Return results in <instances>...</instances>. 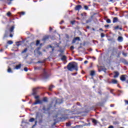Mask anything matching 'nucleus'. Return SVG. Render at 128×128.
<instances>
[{
  "label": "nucleus",
  "mask_w": 128,
  "mask_h": 128,
  "mask_svg": "<svg viewBox=\"0 0 128 128\" xmlns=\"http://www.w3.org/2000/svg\"><path fill=\"white\" fill-rule=\"evenodd\" d=\"M88 60H86L84 61V64H88Z\"/></svg>",
  "instance_id": "nucleus-33"
},
{
  "label": "nucleus",
  "mask_w": 128,
  "mask_h": 128,
  "mask_svg": "<svg viewBox=\"0 0 128 128\" xmlns=\"http://www.w3.org/2000/svg\"><path fill=\"white\" fill-rule=\"evenodd\" d=\"M118 42H122V37L119 36L118 38Z\"/></svg>",
  "instance_id": "nucleus-12"
},
{
  "label": "nucleus",
  "mask_w": 128,
  "mask_h": 128,
  "mask_svg": "<svg viewBox=\"0 0 128 128\" xmlns=\"http://www.w3.org/2000/svg\"><path fill=\"white\" fill-rule=\"evenodd\" d=\"M82 9V6L80 5H78L77 6L76 8H75V10H81Z\"/></svg>",
  "instance_id": "nucleus-3"
},
{
  "label": "nucleus",
  "mask_w": 128,
  "mask_h": 128,
  "mask_svg": "<svg viewBox=\"0 0 128 128\" xmlns=\"http://www.w3.org/2000/svg\"><path fill=\"white\" fill-rule=\"evenodd\" d=\"M84 8L85 10H88V6H84Z\"/></svg>",
  "instance_id": "nucleus-23"
},
{
  "label": "nucleus",
  "mask_w": 128,
  "mask_h": 128,
  "mask_svg": "<svg viewBox=\"0 0 128 128\" xmlns=\"http://www.w3.org/2000/svg\"><path fill=\"white\" fill-rule=\"evenodd\" d=\"M10 1L12 0H10Z\"/></svg>",
  "instance_id": "nucleus-42"
},
{
  "label": "nucleus",
  "mask_w": 128,
  "mask_h": 128,
  "mask_svg": "<svg viewBox=\"0 0 128 128\" xmlns=\"http://www.w3.org/2000/svg\"><path fill=\"white\" fill-rule=\"evenodd\" d=\"M118 26L115 27V30H118Z\"/></svg>",
  "instance_id": "nucleus-32"
},
{
  "label": "nucleus",
  "mask_w": 128,
  "mask_h": 128,
  "mask_svg": "<svg viewBox=\"0 0 128 128\" xmlns=\"http://www.w3.org/2000/svg\"><path fill=\"white\" fill-rule=\"evenodd\" d=\"M52 28H50V30H52Z\"/></svg>",
  "instance_id": "nucleus-37"
},
{
  "label": "nucleus",
  "mask_w": 128,
  "mask_h": 128,
  "mask_svg": "<svg viewBox=\"0 0 128 128\" xmlns=\"http://www.w3.org/2000/svg\"><path fill=\"white\" fill-rule=\"evenodd\" d=\"M112 84H118V80H112Z\"/></svg>",
  "instance_id": "nucleus-13"
},
{
  "label": "nucleus",
  "mask_w": 128,
  "mask_h": 128,
  "mask_svg": "<svg viewBox=\"0 0 128 128\" xmlns=\"http://www.w3.org/2000/svg\"><path fill=\"white\" fill-rule=\"evenodd\" d=\"M123 56H126V54L123 52L122 53Z\"/></svg>",
  "instance_id": "nucleus-26"
},
{
  "label": "nucleus",
  "mask_w": 128,
  "mask_h": 128,
  "mask_svg": "<svg viewBox=\"0 0 128 128\" xmlns=\"http://www.w3.org/2000/svg\"><path fill=\"white\" fill-rule=\"evenodd\" d=\"M101 36H102V38H104V34H101Z\"/></svg>",
  "instance_id": "nucleus-34"
},
{
  "label": "nucleus",
  "mask_w": 128,
  "mask_h": 128,
  "mask_svg": "<svg viewBox=\"0 0 128 128\" xmlns=\"http://www.w3.org/2000/svg\"><path fill=\"white\" fill-rule=\"evenodd\" d=\"M60 24H62V22H60Z\"/></svg>",
  "instance_id": "nucleus-41"
},
{
  "label": "nucleus",
  "mask_w": 128,
  "mask_h": 128,
  "mask_svg": "<svg viewBox=\"0 0 128 128\" xmlns=\"http://www.w3.org/2000/svg\"><path fill=\"white\" fill-rule=\"evenodd\" d=\"M0 52H2V49H1V50H0Z\"/></svg>",
  "instance_id": "nucleus-39"
},
{
  "label": "nucleus",
  "mask_w": 128,
  "mask_h": 128,
  "mask_svg": "<svg viewBox=\"0 0 128 128\" xmlns=\"http://www.w3.org/2000/svg\"><path fill=\"white\" fill-rule=\"evenodd\" d=\"M106 26L107 28H108V25L106 26Z\"/></svg>",
  "instance_id": "nucleus-38"
},
{
  "label": "nucleus",
  "mask_w": 128,
  "mask_h": 128,
  "mask_svg": "<svg viewBox=\"0 0 128 128\" xmlns=\"http://www.w3.org/2000/svg\"><path fill=\"white\" fill-rule=\"evenodd\" d=\"M120 80H122V82H124V80H126V75L121 76Z\"/></svg>",
  "instance_id": "nucleus-4"
},
{
  "label": "nucleus",
  "mask_w": 128,
  "mask_h": 128,
  "mask_svg": "<svg viewBox=\"0 0 128 128\" xmlns=\"http://www.w3.org/2000/svg\"><path fill=\"white\" fill-rule=\"evenodd\" d=\"M126 104H128V100H125Z\"/></svg>",
  "instance_id": "nucleus-29"
},
{
  "label": "nucleus",
  "mask_w": 128,
  "mask_h": 128,
  "mask_svg": "<svg viewBox=\"0 0 128 128\" xmlns=\"http://www.w3.org/2000/svg\"><path fill=\"white\" fill-rule=\"evenodd\" d=\"M71 24H74V21H72Z\"/></svg>",
  "instance_id": "nucleus-30"
},
{
  "label": "nucleus",
  "mask_w": 128,
  "mask_h": 128,
  "mask_svg": "<svg viewBox=\"0 0 128 128\" xmlns=\"http://www.w3.org/2000/svg\"><path fill=\"white\" fill-rule=\"evenodd\" d=\"M92 122H94V124H98V121L94 119H92Z\"/></svg>",
  "instance_id": "nucleus-11"
},
{
  "label": "nucleus",
  "mask_w": 128,
  "mask_h": 128,
  "mask_svg": "<svg viewBox=\"0 0 128 128\" xmlns=\"http://www.w3.org/2000/svg\"><path fill=\"white\" fill-rule=\"evenodd\" d=\"M24 12H21V14H22V16H24Z\"/></svg>",
  "instance_id": "nucleus-31"
},
{
  "label": "nucleus",
  "mask_w": 128,
  "mask_h": 128,
  "mask_svg": "<svg viewBox=\"0 0 128 128\" xmlns=\"http://www.w3.org/2000/svg\"><path fill=\"white\" fill-rule=\"evenodd\" d=\"M7 16H10V12H8L7 13Z\"/></svg>",
  "instance_id": "nucleus-25"
},
{
  "label": "nucleus",
  "mask_w": 128,
  "mask_h": 128,
  "mask_svg": "<svg viewBox=\"0 0 128 128\" xmlns=\"http://www.w3.org/2000/svg\"><path fill=\"white\" fill-rule=\"evenodd\" d=\"M115 75L114 76V78H118V72H114Z\"/></svg>",
  "instance_id": "nucleus-7"
},
{
  "label": "nucleus",
  "mask_w": 128,
  "mask_h": 128,
  "mask_svg": "<svg viewBox=\"0 0 128 128\" xmlns=\"http://www.w3.org/2000/svg\"><path fill=\"white\" fill-rule=\"evenodd\" d=\"M8 72H12V68L10 67L8 68Z\"/></svg>",
  "instance_id": "nucleus-10"
},
{
  "label": "nucleus",
  "mask_w": 128,
  "mask_h": 128,
  "mask_svg": "<svg viewBox=\"0 0 128 128\" xmlns=\"http://www.w3.org/2000/svg\"><path fill=\"white\" fill-rule=\"evenodd\" d=\"M106 22H108V24H110V22H111L110 20L108 19L106 20Z\"/></svg>",
  "instance_id": "nucleus-18"
},
{
  "label": "nucleus",
  "mask_w": 128,
  "mask_h": 128,
  "mask_svg": "<svg viewBox=\"0 0 128 128\" xmlns=\"http://www.w3.org/2000/svg\"><path fill=\"white\" fill-rule=\"evenodd\" d=\"M34 118H31L30 120V122H34Z\"/></svg>",
  "instance_id": "nucleus-17"
},
{
  "label": "nucleus",
  "mask_w": 128,
  "mask_h": 128,
  "mask_svg": "<svg viewBox=\"0 0 128 128\" xmlns=\"http://www.w3.org/2000/svg\"><path fill=\"white\" fill-rule=\"evenodd\" d=\"M90 76H94V71L92 70L90 72Z\"/></svg>",
  "instance_id": "nucleus-16"
},
{
  "label": "nucleus",
  "mask_w": 128,
  "mask_h": 128,
  "mask_svg": "<svg viewBox=\"0 0 128 128\" xmlns=\"http://www.w3.org/2000/svg\"><path fill=\"white\" fill-rule=\"evenodd\" d=\"M54 86H50L49 88V90H52V88H54Z\"/></svg>",
  "instance_id": "nucleus-20"
},
{
  "label": "nucleus",
  "mask_w": 128,
  "mask_h": 128,
  "mask_svg": "<svg viewBox=\"0 0 128 128\" xmlns=\"http://www.w3.org/2000/svg\"><path fill=\"white\" fill-rule=\"evenodd\" d=\"M108 128H114V126H110L108 127Z\"/></svg>",
  "instance_id": "nucleus-36"
},
{
  "label": "nucleus",
  "mask_w": 128,
  "mask_h": 128,
  "mask_svg": "<svg viewBox=\"0 0 128 128\" xmlns=\"http://www.w3.org/2000/svg\"><path fill=\"white\" fill-rule=\"evenodd\" d=\"M74 46H72L71 47H70V50H74Z\"/></svg>",
  "instance_id": "nucleus-28"
},
{
  "label": "nucleus",
  "mask_w": 128,
  "mask_h": 128,
  "mask_svg": "<svg viewBox=\"0 0 128 128\" xmlns=\"http://www.w3.org/2000/svg\"><path fill=\"white\" fill-rule=\"evenodd\" d=\"M76 40H80V38L77 37L76 38L73 40H72V44H74L76 42Z\"/></svg>",
  "instance_id": "nucleus-6"
},
{
  "label": "nucleus",
  "mask_w": 128,
  "mask_h": 128,
  "mask_svg": "<svg viewBox=\"0 0 128 128\" xmlns=\"http://www.w3.org/2000/svg\"><path fill=\"white\" fill-rule=\"evenodd\" d=\"M36 46H38L40 44V40H38L36 42Z\"/></svg>",
  "instance_id": "nucleus-21"
},
{
  "label": "nucleus",
  "mask_w": 128,
  "mask_h": 128,
  "mask_svg": "<svg viewBox=\"0 0 128 128\" xmlns=\"http://www.w3.org/2000/svg\"><path fill=\"white\" fill-rule=\"evenodd\" d=\"M36 102L34 103V104H42V101L40 100H38V96H37L36 97Z\"/></svg>",
  "instance_id": "nucleus-2"
},
{
  "label": "nucleus",
  "mask_w": 128,
  "mask_h": 128,
  "mask_svg": "<svg viewBox=\"0 0 128 128\" xmlns=\"http://www.w3.org/2000/svg\"><path fill=\"white\" fill-rule=\"evenodd\" d=\"M26 50H27L26 48L24 49V50L22 52V54H24V52H26Z\"/></svg>",
  "instance_id": "nucleus-22"
},
{
  "label": "nucleus",
  "mask_w": 128,
  "mask_h": 128,
  "mask_svg": "<svg viewBox=\"0 0 128 128\" xmlns=\"http://www.w3.org/2000/svg\"><path fill=\"white\" fill-rule=\"evenodd\" d=\"M24 72H28V68H24Z\"/></svg>",
  "instance_id": "nucleus-24"
},
{
  "label": "nucleus",
  "mask_w": 128,
  "mask_h": 128,
  "mask_svg": "<svg viewBox=\"0 0 128 128\" xmlns=\"http://www.w3.org/2000/svg\"><path fill=\"white\" fill-rule=\"evenodd\" d=\"M12 36H13L12 34H10V38H12Z\"/></svg>",
  "instance_id": "nucleus-35"
},
{
  "label": "nucleus",
  "mask_w": 128,
  "mask_h": 128,
  "mask_svg": "<svg viewBox=\"0 0 128 128\" xmlns=\"http://www.w3.org/2000/svg\"><path fill=\"white\" fill-rule=\"evenodd\" d=\"M43 101L45 102H48V98H44Z\"/></svg>",
  "instance_id": "nucleus-19"
},
{
  "label": "nucleus",
  "mask_w": 128,
  "mask_h": 128,
  "mask_svg": "<svg viewBox=\"0 0 128 128\" xmlns=\"http://www.w3.org/2000/svg\"><path fill=\"white\" fill-rule=\"evenodd\" d=\"M66 126H70V124H68V123H67V124H66Z\"/></svg>",
  "instance_id": "nucleus-27"
},
{
  "label": "nucleus",
  "mask_w": 128,
  "mask_h": 128,
  "mask_svg": "<svg viewBox=\"0 0 128 128\" xmlns=\"http://www.w3.org/2000/svg\"><path fill=\"white\" fill-rule=\"evenodd\" d=\"M6 48H8V46H6Z\"/></svg>",
  "instance_id": "nucleus-40"
},
{
  "label": "nucleus",
  "mask_w": 128,
  "mask_h": 128,
  "mask_svg": "<svg viewBox=\"0 0 128 128\" xmlns=\"http://www.w3.org/2000/svg\"><path fill=\"white\" fill-rule=\"evenodd\" d=\"M61 59L62 60H66V57L65 56H63Z\"/></svg>",
  "instance_id": "nucleus-9"
},
{
  "label": "nucleus",
  "mask_w": 128,
  "mask_h": 128,
  "mask_svg": "<svg viewBox=\"0 0 128 128\" xmlns=\"http://www.w3.org/2000/svg\"><path fill=\"white\" fill-rule=\"evenodd\" d=\"M14 30V26H12L10 29V32H12V31Z\"/></svg>",
  "instance_id": "nucleus-15"
},
{
  "label": "nucleus",
  "mask_w": 128,
  "mask_h": 128,
  "mask_svg": "<svg viewBox=\"0 0 128 128\" xmlns=\"http://www.w3.org/2000/svg\"><path fill=\"white\" fill-rule=\"evenodd\" d=\"M21 64H19L18 65H17L16 68H14V70H20V68Z\"/></svg>",
  "instance_id": "nucleus-5"
},
{
  "label": "nucleus",
  "mask_w": 128,
  "mask_h": 128,
  "mask_svg": "<svg viewBox=\"0 0 128 128\" xmlns=\"http://www.w3.org/2000/svg\"><path fill=\"white\" fill-rule=\"evenodd\" d=\"M68 69L71 72L76 70H78V64L76 62H70L68 66Z\"/></svg>",
  "instance_id": "nucleus-1"
},
{
  "label": "nucleus",
  "mask_w": 128,
  "mask_h": 128,
  "mask_svg": "<svg viewBox=\"0 0 128 128\" xmlns=\"http://www.w3.org/2000/svg\"><path fill=\"white\" fill-rule=\"evenodd\" d=\"M118 22V18L116 17L113 18V22L114 24Z\"/></svg>",
  "instance_id": "nucleus-8"
},
{
  "label": "nucleus",
  "mask_w": 128,
  "mask_h": 128,
  "mask_svg": "<svg viewBox=\"0 0 128 128\" xmlns=\"http://www.w3.org/2000/svg\"><path fill=\"white\" fill-rule=\"evenodd\" d=\"M7 44H12L13 42L12 40H9L7 42Z\"/></svg>",
  "instance_id": "nucleus-14"
}]
</instances>
